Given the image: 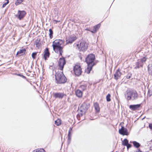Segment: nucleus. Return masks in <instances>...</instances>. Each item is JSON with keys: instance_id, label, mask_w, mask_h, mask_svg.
<instances>
[{"instance_id": "obj_1", "label": "nucleus", "mask_w": 152, "mask_h": 152, "mask_svg": "<svg viewBox=\"0 0 152 152\" xmlns=\"http://www.w3.org/2000/svg\"><path fill=\"white\" fill-rule=\"evenodd\" d=\"M95 59V56L94 55L91 54L88 55L86 58V61L88 64V67L85 70V72L89 74L92 69L93 66L95 63L94 61Z\"/></svg>"}, {"instance_id": "obj_2", "label": "nucleus", "mask_w": 152, "mask_h": 152, "mask_svg": "<svg viewBox=\"0 0 152 152\" xmlns=\"http://www.w3.org/2000/svg\"><path fill=\"white\" fill-rule=\"evenodd\" d=\"M137 92L133 90H127L125 94V97L128 100H134L138 98Z\"/></svg>"}, {"instance_id": "obj_3", "label": "nucleus", "mask_w": 152, "mask_h": 152, "mask_svg": "<svg viewBox=\"0 0 152 152\" xmlns=\"http://www.w3.org/2000/svg\"><path fill=\"white\" fill-rule=\"evenodd\" d=\"M55 76L56 82L58 83H64L66 81L67 79L62 72H56Z\"/></svg>"}, {"instance_id": "obj_4", "label": "nucleus", "mask_w": 152, "mask_h": 152, "mask_svg": "<svg viewBox=\"0 0 152 152\" xmlns=\"http://www.w3.org/2000/svg\"><path fill=\"white\" fill-rule=\"evenodd\" d=\"M147 59V58L145 57H144L138 60L137 61L136 63V66L134 68L137 69V68H139L140 67L142 66L143 63L145 62Z\"/></svg>"}, {"instance_id": "obj_5", "label": "nucleus", "mask_w": 152, "mask_h": 152, "mask_svg": "<svg viewBox=\"0 0 152 152\" xmlns=\"http://www.w3.org/2000/svg\"><path fill=\"white\" fill-rule=\"evenodd\" d=\"M63 41L60 39H56L53 42V48H62L61 45L63 44Z\"/></svg>"}, {"instance_id": "obj_6", "label": "nucleus", "mask_w": 152, "mask_h": 152, "mask_svg": "<svg viewBox=\"0 0 152 152\" xmlns=\"http://www.w3.org/2000/svg\"><path fill=\"white\" fill-rule=\"evenodd\" d=\"M74 71L76 75L79 76L82 73L81 67L79 65H75L74 68Z\"/></svg>"}, {"instance_id": "obj_7", "label": "nucleus", "mask_w": 152, "mask_h": 152, "mask_svg": "<svg viewBox=\"0 0 152 152\" xmlns=\"http://www.w3.org/2000/svg\"><path fill=\"white\" fill-rule=\"evenodd\" d=\"M66 63V62L64 58H60L58 61L59 69L61 70H63L64 66Z\"/></svg>"}, {"instance_id": "obj_8", "label": "nucleus", "mask_w": 152, "mask_h": 152, "mask_svg": "<svg viewBox=\"0 0 152 152\" xmlns=\"http://www.w3.org/2000/svg\"><path fill=\"white\" fill-rule=\"evenodd\" d=\"M26 13L25 11L18 10L16 16L20 20H21L26 15Z\"/></svg>"}, {"instance_id": "obj_9", "label": "nucleus", "mask_w": 152, "mask_h": 152, "mask_svg": "<svg viewBox=\"0 0 152 152\" xmlns=\"http://www.w3.org/2000/svg\"><path fill=\"white\" fill-rule=\"evenodd\" d=\"M90 105L88 103L84 102L80 107L81 112L85 113L89 107Z\"/></svg>"}, {"instance_id": "obj_10", "label": "nucleus", "mask_w": 152, "mask_h": 152, "mask_svg": "<svg viewBox=\"0 0 152 152\" xmlns=\"http://www.w3.org/2000/svg\"><path fill=\"white\" fill-rule=\"evenodd\" d=\"M77 37L75 35L73 34L70 36L68 38V39L66 40L67 43H72L74 41L76 40Z\"/></svg>"}, {"instance_id": "obj_11", "label": "nucleus", "mask_w": 152, "mask_h": 152, "mask_svg": "<svg viewBox=\"0 0 152 152\" xmlns=\"http://www.w3.org/2000/svg\"><path fill=\"white\" fill-rule=\"evenodd\" d=\"M119 132L123 135H128L127 129L123 126H122L121 129H119Z\"/></svg>"}, {"instance_id": "obj_12", "label": "nucleus", "mask_w": 152, "mask_h": 152, "mask_svg": "<svg viewBox=\"0 0 152 152\" xmlns=\"http://www.w3.org/2000/svg\"><path fill=\"white\" fill-rule=\"evenodd\" d=\"M65 94L64 93L57 92L54 94L53 95V96L55 98H58L59 99H62Z\"/></svg>"}, {"instance_id": "obj_13", "label": "nucleus", "mask_w": 152, "mask_h": 152, "mask_svg": "<svg viewBox=\"0 0 152 152\" xmlns=\"http://www.w3.org/2000/svg\"><path fill=\"white\" fill-rule=\"evenodd\" d=\"M50 53L49 51L48 48H46L44 52V57L45 60L47 59V58H49Z\"/></svg>"}, {"instance_id": "obj_14", "label": "nucleus", "mask_w": 152, "mask_h": 152, "mask_svg": "<svg viewBox=\"0 0 152 152\" xmlns=\"http://www.w3.org/2000/svg\"><path fill=\"white\" fill-rule=\"evenodd\" d=\"M140 106V104L131 105L129 106V108L132 110L134 111L139 109Z\"/></svg>"}, {"instance_id": "obj_15", "label": "nucleus", "mask_w": 152, "mask_h": 152, "mask_svg": "<svg viewBox=\"0 0 152 152\" xmlns=\"http://www.w3.org/2000/svg\"><path fill=\"white\" fill-rule=\"evenodd\" d=\"M34 44L36 45L37 48H39L42 46L43 42L40 39H38L35 40Z\"/></svg>"}, {"instance_id": "obj_16", "label": "nucleus", "mask_w": 152, "mask_h": 152, "mask_svg": "<svg viewBox=\"0 0 152 152\" xmlns=\"http://www.w3.org/2000/svg\"><path fill=\"white\" fill-rule=\"evenodd\" d=\"M121 75L120 70L118 69L114 74V78L116 80L118 79L120 77Z\"/></svg>"}, {"instance_id": "obj_17", "label": "nucleus", "mask_w": 152, "mask_h": 152, "mask_svg": "<svg viewBox=\"0 0 152 152\" xmlns=\"http://www.w3.org/2000/svg\"><path fill=\"white\" fill-rule=\"evenodd\" d=\"M94 106L96 110V112L98 113L99 112L100 108L99 104L97 102H95L94 104Z\"/></svg>"}, {"instance_id": "obj_18", "label": "nucleus", "mask_w": 152, "mask_h": 152, "mask_svg": "<svg viewBox=\"0 0 152 152\" xmlns=\"http://www.w3.org/2000/svg\"><path fill=\"white\" fill-rule=\"evenodd\" d=\"M63 48H53L55 52L59 53L60 55H62V53L63 52L62 51Z\"/></svg>"}, {"instance_id": "obj_19", "label": "nucleus", "mask_w": 152, "mask_h": 152, "mask_svg": "<svg viewBox=\"0 0 152 152\" xmlns=\"http://www.w3.org/2000/svg\"><path fill=\"white\" fill-rule=\"evenodd\" d=\"M76 95L78 97H81L82 96L83 92L80 90H77L75 91Z\"/></svg>"}, {"instance_id": "obj_20", "label": "nucleus", "mask_w": 152, "mask_h": 152, "mask_svg": "<svg viewBox=\"0 0 152 152\" xmlns=\"http://www.w3.org/2000/svg\"><path fill=\"white\" fill-rule=\"evenodd\" d=\"M26 51V50L24 49L22 50H20V51L18 52L17 53V55H19V56H20L21 55H23V54H24Z\"/></svg>"}, {"instance_id": "obj_21", "label": "nucleus", "mask_w": 152, "mask_h": 152, "mask_svg": "<svg viewBox=\"0 0 152 152\" xmlns=\"http://www.w3.org/2000/svg\"><path fill=\"white\" fill-rule=\"evenodd\" d=\"M148 72L149 74L152 75V63L148 66Z\"/></svg>"}, {"instance_id": "obj_22", "label": "nucleus", "mask_w": 152, "mask_h": 152, "mask_svg": "<svg viewBox=\"0 0 152 152\" xmlns=\"http://www.w3.org/2000/svg\"><path fill=\"white\" fill-rule=\"evenodd\" d=\"M87 44L85 42H81L80 43V48H88Z\"/></svg>"}, {"instance_id": "obj_23", "label": "nucleus", "mask_w": 152, "mask_h": 152, "mask_svg": "<svg viewBox=\"0 0 152 152\" xmlns=\"http://www.w3.org/2000/svg\"><path fill=\"white\" fill-rule=\"evenodd\" d=\"M33 152H45L43 149L40 148L37 149L35 150H34Z\"/></svg>"}, {"instance_id": "obj_24", "label": "nucleus", "mask_w": 152, "mask_h": 152, "mask_svg": "<svg viewBox=\"0 0 152 152\" xmlns=\"http://www.w3.org/2000/svg\"><path fill=\"white\" fill-rule=\"evenodd\" d=\"M133 143L134 146L137 148H138L140 146V144L136 141H133Z\"/></svg>"}, {"instance_id": "obj_25", "label": "nucleus", "mask_w": 152, "mask_h": 152, "mask_svg": "<svg viewBox=\"0 0 152 152\" xmlns=\"http://www.w3.org/2000/svg\"><path fill=\"white\" fill-rule=\"evenodd\" d=\"M55 124L57 126H59L61 124V120L58 119L55 121Z\"/></svg>"}, {"instance_id": "obj_26", "label": "nucleus", "mask_w": 152, "mask_h": 152, "mask_svg": "<svg viewBox=\"0 0 152 152\" xmlns=\"http://www.w3.org/2000/svg\"><path fill=\"white\" fill-rule=\"evenodd\" d=\"M49 35L51 39H52L53 37V31L52 29H50L49 30Z\"/></svg>"}, {"instance_id": "obj_27", "label": "nucleus", "mask_w": 152, "mask_h": 152, "mask_svg": "<svg viewBox=\"0 0 152 152\" xmlns=\"http://www.w3.org/2000/svg\"><path fill=\"white\" fill-rule=\"evenodd\" d=\"M128 143V141L126 139L122 141V145L124 146H126Z\"/></svg>"}, {"instance_id": "obj_28", "label": "nucleus", "mask_w": 152, "mask_h": 152, "mask_svg": "<svg viewBox=\"0 0 152 152\" xmlns=\"http://www.w3.org/2000/svg\"><path fill=\"white\" fill-rule=\"evenodd\" d=\"M110 96V94H109L106 96V99L107 102H110L111 101Z\"/></svg>"}, {"instance_id": "obj_29", "label": "nucleus", "mask_w": 152, "mask_h": 152, "mask_svg": "<svg viewBox=\"0 0 152 152\" xmlns=\"http://www.w3.org/2000/svg\"><path fill=\"white\" fill-rule=\"evenodd\" d=\"M23 0H17L15 2L16 5H18L19 4H21Z\"/></svg>"}, {"instance_id": "obj_30", "label": "nucleus", "mask_w": 152, "mask_h": 152, "mask_svg": "<svg viewBox=\"0 0 152 152\" xmlns=\"http://www.w3.org/2000/svg\"><path fill=\"white\" fill-rule=\"evenodd\" d=\"M91 32L93 33H95L97 30L96 29V28L94 27V26L93 28V30H89Z\"/></svg>"}, {"instance_id": "obj_31", "label": "nucleus", "mask_w": 152, "mask_h": 152, "mask_svg": "<svg viewBox=\"0 0 152 152\" xmlns=\"http://www.w3.org/2000/svg\"><path fill=\"white\" fill-rule=\"evenodd\" d=\"M72 128H70L69 130V132H68V136H70V137H71L72 136V133H71V131L72 130Z\"/></svg>"}, {"instance_id": "obj_32", "label": "nucleus", "mask_w": 152, "mask_h": 152, "mask_svg": "<svg viewBox=\"0 0 152 152\" xmlns=\"http://www.w3.org/2000/svg\"><path fill=\"white\" fill-rule=\"evenodd\" d=\"M37 54V53L36 52H34L32 54V58L33 59H35L36 58V55Z\"/></svg>"}, {"instance_id": "obj_33", "label": "nucleus", "mask_w": 152, "mask_h": 152, "mask_svg": "<svg viewBox=\"0 0 152 152\" xmlns=\"http://www.w3.org/2000/svg\"><path fill=\"white\" fill-rule=\"evenodd\" d=\"M94 26L96 28V29L98 30L99 29V28L100 26V24H98Z\"/></svg>"}, {"instance_id": "obj_34", "label": "nucleus", "mask_w": 152, "mask_h": 152, "mask_svg": "<svg viewBox=\"0 0 152 152\" xmlns=\"http://www.w3.org/2000/svg\"><path fill=\"white\" fill-rule=\"evenodd\" d=\"M132 76V74L131 73H129L126 76V78L127 79H129Z\"/></svg>"}, {"instance_id": "obj_35", "label": "nucleus", "mask_w": 152, "mask_h": 152, "mask_svg": "<svg viewBox=\"0 0 152 152\" xmlns=\"http://www.w3.org/2000/svg\"><path fill=\"white\" fill-rule=\"evenodd\" d=\"M8 2H6L4 3V4L3 5H2V8H4V7L6 6L7 4H8Z\"/></svg>"}, {"instance_id": "obj_36", "label": "nucleus", "mask_w": 152, "mask_h": 152, "mask_svg": "<svg viewBox=\"0 0 152 152\" xmlns=\"http://www.w3.org/2000/svg\"><path fill=\"white\" fill-rule=\"evenodd\" d=\"M127 146V149H128L129 148H130L131 146V145L130 144L128 143L127 145H126Z\"/></svg>"}, {"instance_id": "obj_37", "label": "nucleus", "mask_w": 152, "mask_h": 152, "mask_svg": "<svg viewBox=\"0 0 152 152\" xmlns=\"http://www.w3.org/2000/svg\"><path fill=\"white\" fill-rule=\"evenodd\" d=\"M81 87L82 88H83V90H85L86 88V87L85 86H82Z\"/></svg>"}, {"instance_id": "obj_38", "label": "nucleus", "mask_w": 152, "mask_h": 152, "mask_svg": "<svg viewBox=\"0 0 152 152\" xmlns=\"http://www.w3.org/2000/svg\"><path fill=\"white\" fill-rule=\"evenodd\" d=\"M149 128L152 130V124H150L149 126Z\"/></svg>"}, {"instance_id": "obj_39", "label": "nucleus", "mask_w": 152, "mask_h": 152, "mask_svg": "<svg viewBox=\"0 0 152 152\" xmlns=\"http://www.w3.org/2000/svg\"><path fill=\"white\" fill-rule=\"evenodd\" d=\"M71 137L68 136V140L69 141V143H70V142L71 140Z\"/></svg>"}, {"instance_id": "obj_40", "label": "nucleus", "mask_w": 152, "mask_h": 152, "mask_svg": "<svg viewBox=\"0 0 152 152\" xmlns=\"http://www.w3.org/2000/svg\"><path fill=\"white\" fill-rule=\"evenodd\" d=\"M79 49V50L80 51L81 50H82L83 51V49H85V48H78ZM83 52H84V51H83Z\"/></svg>"}, {"instance_id": "obj_41", "label": "nucleus", "mask_w": 152, "mask_h": 152, "mask_svg": "<svg viewBox=\"0 0 152 152\" xmlns=\"http://www.w3.org/2000/svg\"><path fill=\"white\" fill-rule=\"evenodd\" d=\"M19 75L20 76H21L22 77H23L24 78H26V77L23 75Z\"/></svg>"}, {"instance_id": "obj_42", "label": "nucleus", "mask_w": 152, "mask_h": 152, "mask_svg": "<svg viewBox=\"0 0 152 152\" xmlns=\"http://www.w3.org/2000/svg\"><path fill=\"white\" fill-rule=\"evenodd\" d=\"M54 21H56V23L57 22H59V21H58L56 20H54Z\"/></svg>"}, {"instance_id": "obj_43", "label": "nucleus", "mask_w": 152, "mask_h": 152, "mask_svg": "<svg viewBox=\"0 0 152 152\" xmlns=\"http://www.w3.org/2000/svg\"><path fill=\"white\" fill-rule=\"evenodd\" d=\"M80 115L81 116H82V114L81 113L80 114Z\"/></svg>"}]
</instances>
